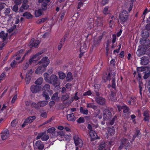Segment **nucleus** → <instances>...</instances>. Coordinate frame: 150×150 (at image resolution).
I'll use <instances>...</instances> for the list:
<instances>
[{"label": "nucleus", "mask_w": 150, "mask_h": 150, "mask_svg": "<svg viewBox=\"0 0 150 150\" xmlns=\"http://www.w3.org/2000/svg\"><path fill=\"white\" fill-rule=\"evenodd\" d=\"M24 17H25L27 18H29L32 17L33 16L29 13L28 12H26L24 13L23 15Z\"/></svg>", "instance_id": "473e14b6"}, {"label": "nucleus", "mask_w": 150, "mask_h": 150, "mask_svg": "<svg viewBox=\"0 0 150 150\" xmlns=\"http://www.w3.org/2000/svg\"><path fill=\"white\" fill-rule=\"evenodd\" d=\"M108 6H106L104 8L103 12L104 14L106 15L108 13L109 11H108Z\"/></svg>", "instance_id": "09e8293b"}, {"label": "nucleus", "mask_w": 150, "mask_h": 150, "mask_svg": "<svg viewBox=\"0 0 150 150\" xmlns=\"http://www.w3.org/2000/svg\"><path fill=\"white\" fill-rule=\"evenodd\" d=\"M55 130V129L54 127H52L49 129L47 131V133H52Z\"/></svg>", "instance_id": "37998d69"}, {"label": "nucleus", "mask_w": 150, "mask_h": 150, "mask_svg": "<svg viewBox=\"0 0 150 150\" xmlns=\"http://www.w3.org/2000/svg\"><path fill=\"white\" fill-rule=\"evenodd\" d=\"M140 44L144 46H147L150 44L149 40H145L143 38L141 39L140 41Z\"/></svg>", "instance_id": "6ab92c4d"}, {"label": "nucleus", "mask_w": 150, "mask_h": 150, "mask_svg": "<svg viewBox=\"0 0 150 150\" xmlns=\"http://www.w3.org/2000/svg\"><path fill=\"white\" fill-rule=\"evenodd\" d=\"M142 35L144 38H147L149 36V33L147 31H145L142 32Z\"/></svg>", "instance_id": "8fccbe9b"}, {"label": "nucleus", "mask_w": 150, "mask_h": 150, "mask_svg": "<svg viewBox=\"0 0 150 150\" xmlns=\"http://www.w3.org/2000/svg\"><path fill=\"white\" fill-rule=\"evenodd\" d=\"M90 134L91 138L92 141L98 139L97 134L95 131L93 130L90 131Z\"/></svg>", "instance_id": "dca6fc26"}, {"label": "nucleus", "mask_w": 150, "mask_h": 150, "mask_svg": "<svg viewBox=\"0 0 150 150\" xmlns=\"http://www.w3.org/2000/svg\"><path fill=\"white\" fill-rule=\"evenodd\" d=\"M145 70V68L143 67H141L137 68V70L139 71H144Z\"/></svg>", "instance_id": "338daca9"}, {"label": "nucleus", "mask_w": 150, "mask_h": 150, "mask_svg": "<svg viewBox=\"0 0 150 150\" xmlns=\"http://www.w3.org/2000/svg\"><path fill=\"white\" fill-rule=\"evenodd\" d=\"M58 75L59 76V78L60 79H63L66 77V75L63 72H59Z\"/></svg>", "instance_id": "79ce46f5"}, {"label": "nucleus", "mask_w": 150, "mask_h": 150, "mask_svg": "<svg viewBox=\"0 0 150 150\" xmlns=\"http://www.w3.org/2000/svg\"><path fill=\"white\" fill-rule=\"evenodd\" d=\"M58 96V93H54L52 97V99L53 100H56Z\"/></svg>", "instance_id": "052dcab7"}, {"label": "nucleus", "mask_w": 150, "mask_h": 150, "mask_svg": "<svg viewBox=\"0 0 150 150\" xmlns=\"http://www.w3.org/2000/svg\"><path fill=\"white\" fill-rule=\"evenodd\" d=\"M67 81H70L72 79V75L71 73L69 72L67 74Z\"/></svg>", "instance_id": "c9c22d12"}, {"label": "nucleus", "mask_w": 150, "mask_h": 150, "mask_svg": "<svg viewBox=\"0 0 150 150\" xmlns=\"http://www.w3.org/2000/svg\"><path fill=\"white\" fill-rule=\"evenodd\" d=\"M39 103L40 107H42L47 105L48 103V102L47 101L45 100L39 101Z\"/></svg>", "instance_id": "7c9ffc66"}, {"label": "nucleus", "mask_w": 150, "mask_h": 150, "mask_svg": "<svg viewBox=\"0 0 150 150\" xmlns=\"http://www.w3.org/2000/svg\"><path fill=\"white\" fill-rule=\"evenodd\" d=\"M40 115L42 117L46 118L47 117V113L46 112H44L42 113Z\"/></svg>", "instance_id": "774afa93"}, {"label": "nucleus", "mask_w": 150, "mask_h": 150, "mask_svg": "<svg viewBox=\"0 0 150 150\" xmlns=\"http://www.w3.org/2000/svg\"><path fill=\"white\" fill-rule=\"evenodd\" d=\"M17 97V91H16V94L12 98L11 102L12 103H15V101L16 100Z\"/></svg>", "instance_id": "864d4df0"}, {"label": "nucleus", "mask_w": 150, "mask_h": 150, "mask_svg": "<svg viewBox=\"0 0 150 150\" xmlns=\"http://www.w3.org/2000/svg\"><path fill=\"white\" fill-rule=\"evenodd\" d=\"M130 143L125 138H123L121 140L120 145L118 148L119 150H121L125 146L127 147Z\"/></svg>", "instance_id": "20e7f679"}, {"label": "nucleus", "mask_w": 150, "mask_h": 150, "mask_svg": "<svg viewBox=\"0 0 150 150\" xmlns=\"http://www.w3.org/2000/svg\"><path fill=\"white\" fill-rule=\"evenodd\" d=\"M87 108H92L95 110L97 109V107L96 106L91 103L88 104H87Z\"/></svg>", "instance_id": "c03bdc74"}, {"label": "nucleus", "mask_w": 150, "mask_h": 150, "mask_svg": "<svg viewBox=\"0 0 150 150\" xmlns=\"http://www.w3.org/2000/svg\"><path fill=\"white\" fill-rule=\"evenodd\" d=\"M40 88L35 85H33L30 87L31 91L33 93H36L39 91Z\"/></svg>", "instance_id": "2eb2a0df"}, {"label": "nucleus", "mask_w": 150, "mask_h": 150, "mask_svg": "<svg viewBox=\"0 0 150 150\" xmlns=\"http://www.w3.org/2000/svg\"><path fill=\"white\" fill-rule=\"evenodd\" d=\"M29 7V5L25 3H23L20 7L19 10V12H22L24 10H27Z\"/></svg>", "instance_id": "f3484780"}, {"label": "nucleus", "mask_w": 150, "mask_h": 150, "mask_svg": "<svg viewBox=\"0 0 150 150\" xmlns=\"http://www.w3.org/2000/svg\"><path fill=\"white\" fill-rule=\"evenodd\" d=\"M95 100L98 104L100 105H104L105 102V99L101 97L96 98Z\"/></svg>", "instance_id": "f8f14e48"}, {"label": "nucleus", "mask_w": 150, "mask_h": 150, "mask_svg": "<svg viewBox=\"0 0 150 150\" xmlns=\"http://www.w3.org/2000/svg\"><path fill=\"white\" fill-rule=\"evenodd\" d=\"M128 14L126 10H123L119 16V20L121 23L123 24L127 21L128 17Z\"/></svg>", "instance_id": "f257e3e1"}, {"label": "nucleus", "mask_w": 150, "mask_h": 150, "mask_svg": "<svg viewBox=\"0 0 150 150\" xmlns=\"http://www.w3.org/2000/svg\"><path fill=\"white\" fill-rule=\"evenodd\" d=\"M144 116L145 117L144 119L145 121H148L149 120V114L146 112H144Z\"/></svg>", "instance_id": "72a5a7b5"}, {"label": "nucleus", "mask_w": 150, "mask_h": 150, "mask_svg": "<svg viewBox=\"0 0 150 150\" xmlns=\"http://www.w3.org/2000/svg\"><path fill=\"white\" fill-rule=\"evenodd\" d=\"M17 124V122L16 120H13L11 124V126L13 127H15L16 126Z\"/></svg>", "instance_id": "bf43d9fd"}, {"label": "nucleus", "mask_w": 150, "mask_h": 150, "mask_svg": "<svg viewBox=\"0 0 150 150\" xmlns=\"http://www.w3.org/2000/svg\"><path fill=\"white\" fill-rule=\"evenodd\" d=\"M57 135L60 136H63L65 134L64 132L62 131H60L57 132Z\"/></svg>", "instance_id": "680f3d73"}, {"label": "nucleus", "mask_w": 150, "mask_h": 150, "mask_svg": "<svg viewBox=\"0 0 150 150\" xmlns=\"http://www.w3.org/2000/svg\"><path fill=\"white\" fill-rule=\"evenodd\" d=\"M150 76V73L149 72L148 73H145V74L143 76V78L144 79H147Z\"/></svg>", "instance_id": "3c124183"}, {"label": "nucleus", "mask_w": 150, "mask_h": 150, "mask_svg": "<svg viewBox=\"0 0 150 150\" xmlns=\"http://www.w3.org/2000/svg\"><path fill=\"white\" fill-rule=\"evenodd\" d=\"M43 93L42 94V96L43 97H45V98L46 100L50 99V97L49 96L47 95V93L46 91H43Z\"/></svg>", "instance_id": "49530a36"}, {"label": "nucleus", "mask_w": 150, "mask_h": 150, "mask_svg": "<svg viewBox=\"0 0 150 150\" xmlns=\"http://www.w3.org/2000/svg\"><path fill=\"white\" fill-rule=\"evenodd\" d=\"M106 144L104 142H102L100 145L98 146V149L97 150H105V149L106 147Z\"/></svg>", "instance_id": "5701e85b"}, {"label": "nucleus", "mask_w": 150, "mask_h": 150, "mask_svg": "<svg viewBox=\"0 0 150 150\" xmlns=\"http://www.w3.org/2000/svg\"><path fill=\"white\" fill-rule=\"evenodd\" d=\"M39 102H38L37 103H32L31 104V107L32 108H34L36 110H39L40 109V106L39 105Z\"/></svg>", "instance_id": "a878e982"}, {"label": "nucleus", "mask_w": 150, "mask_h": 150, "mask_svg": "<svg viewBox=\"0 0 150 150\" xmlns=\"http://www.w3.org/2000/svg\"><path fill=\"white\" fill-rule=\"evenodd\" d=\"M80 112L83 114L87 115L88 114V110L87 109H85L81 107H80Z\"/></svg>", "instance_id": "bb28decb"}, {"label": "nucleus", "mask_w": 150, "mask_h": 150, "mask_svg": "<svg viewBox=\"0 0 150 150\" xmlns=\"http://www.w3.org/2000/svg\"><path fill=\"white\" fill-rule=\"evenodd\" d=\"M95 23L97 26H101L103 25V21L102 18H99L96 19Z\"/></svg>", "instance_id": "4be33fe9"}, {"label": "nucleus", "mask_w": 150, "mask_h": 150, "mask_svg": "<svg viewBox=\"0 0 150 150\" xmlns=\"http://www.w3.org/2000/svg\"><path fill=\"white\" fill-rule=\"evenodd\" d=\"M103 117L105 119H109L111 117V113L108 109H105L103 112Z\"/></svg>", "instance_id": "9d476101"}, {"label": "nucleus", "mask_w": 150, "mask_h": 150, "mask_svg": "<svg viewBox=\"0 0 150 150\" xmlns=\"http://www.w3.org/2000/svg\"><path fill=\"white\" fill-rule=\"evenodd\" d=\"M17 63L15 60H13L10 64L11 67L12 68L15 67Z\"/></svg>", "instance_id": "4d7b16f0"}, {"label": "nucleus", "mask_w": 150, "mask_h": 150, "mask_svg": "<svg viewBox=\"0 0 150 150\" xmlns=\"http://www.w3.org/2000/svg\"><path fill=\"white\" fill-rule=\"evenodd\" d=\"M45 70V68L41 65L39 66L36 69L35 73L37 74H40L44 72Z\"/></svg>", "instance_id": "ddd939ff"}, {"label": "nucleus", "mask_w": 150, "mask_h": 150, "mask_svg": "<svg viewBox=\"0 0 150 150\" xmlns=\"http://www.w3.org/2000/svg\"><path fill=\"white\" fill-rule=\"evenodd\" d=\"M31 80L30 76H26L25 79L26 84H28L30 83Z\"/></svg>", "instance_id": "603ef678"}, {"label": "nucleus", "mask_w": 150, "mask_h": 150, "mask_svg": "<svg viewBox=\"0 0 150 150\" xmlns=\"http://www.w3.org/2000/svg\"><path fill=\"white\" fill-rule=\"evenodd\" d=\"M36 118L35 116H30L27 117L25 120L23 124L22 125V127H24L26 125H28V124H30L31 123L33 120H34Z\"/></svg>", "instance_id": "39448f33"}, {"label": "nucleus", "mask_w": 150, "mask_h": 150, "mask_svg": "<svg viewBox=\"0 0 150 150\" xmlns=\"http://www.w3.org/2000/svg\"><path fill=\"white\" fill-rule=\"evenodd\" d=\"M149 62V60L147 57H144L141 59V63L144 65H146Z\"/></svg>", "instance_id": "412c9836"}, {"label": "nucleus", "mask_w": 150, "mask_h": 150, "mask_svg": "<svg viewBox=\"0 0 150 150\" xmlns=\"http://www.w3.org/2000/svg\"><path fill=\"white\" fill-rule=\"evenodd\" d=\"M67 117L68 120L70 121L74 122L76 120L74 114L73 113L68 114L67 115Z\"/></svg>", "instance_id": "aec40b11"}, {"label": "nucleus", "mask_w": 150, "mask_h": 150, "mask_svg": "<svg viewBox=\"0 0 150 150\" xmlns=\"http://www.w3.org/2000/svg\"><path fill=\"white\" fill-rule=\"evenodd\" d=\"M9 136V132L8 129H6L2 131L1 134V137L3 140L7 139Z\"/></svg>", "instance_id": "6e6552de"}, {"label": "nucleus", "mask_w": 150, "mask_h": 150, "mask_svg": "<svg viewBox=\"0 0 150 150\" xmlns=\"http://www.w3.org/2000/svg\"><path fill=\"white\" fill-rule=\"evenodd\" d=\"M69 98V96L68 94H66L65 95H63L62 97V100L64 101L68 100Z\"/></svg>", "instance_id": "a19ab883"}, {"label": "nucleus", "mask_w": 150, "mask_h": 150, "mask_svg": "<svg viewBox=\"0 0 150 150\" xmlns=\"http://www.w3.org/2000/svg\"><path fill=\"white\" fill-rule=\"evenodd\" d=\"M73 139L76 146H78L80 147L82 146L83 144V142L81 139L76 136H74L73 137Z\"/></svg>", "instance_id": "423d86ee"}, {"label": "nucleus", "mask_w": 150, "mask_h": 150, "mask_svg": "<svg viewBox=\"0 0 150 150\" xmlns=\"http://www.w3.org/2000/svg\"><path fill=\"white\" fill-rule=\"evenodd\" d=\"M115 72L111 73H109L108 75L107 76L106 79L107 80H110V79L112 80V87L114 89L115 88Z\"/></svg>", "instance_id": "f03ea898"}, {"label": "nucleus", "mask_w": 150, "mask_h": 150, "mask_svg": "<svg viewBox=\"0 0 150 150\" xmlns=\"http://www.w3.org/2000/svg\"><path fill=\"white\" fill-rule=\"evenodd\" d=\"M50 88V86L49 84H46L42 88V91H48Z\"/></svg>", "instance_id": "c85d7f7f"}, {"label": "nucleus", "mask_w": 150, "mask_h": 150, "mask_svg": "<svg viewBox=\"0 0 150 150\" xmlns=\"http://www.w3.org/2000/svg\"><path fill=\"white\" fill-rule=\"evenodd\" d=\"M40 42L38 40H35L34 41V39L32 38L30 43V47L31 48L33 47H37Z\"/></svg>", "instance_id": "4468645a"}, {"label": "nucleus", "mask_w": 150, "mask_h": 150, "mask_svg": "<svg viewBox=\"0 0 150 150\" xmlns=\"http://www.w3.org/2000/svg\"><path fill=\"white\" fill-rule=\"evenodd\" d=\"M45 134V133H41L38 134L37 137L36 138L37 139H38L40 138H42L43 135Z\"/></svg>", "instance_id": "13d9d810"}, {"label": "nucleus", "mask_w": 150, "mask_h": 150, "mask_svg": "<svg viewBox=\"0 0 150 150\" xmlns=\"http://www.w3.org/2000/svg\"><path fill=\"white\" fill-rule=\"evenodd\" d=\"M141 134L140 131L139 130H137L136 131V133L133 136L132 139L133 141H134L135 139L137 137H140L141 136Z\"/></svg>", "instance_id": "cd10ccee"}, {"label": "nucleus", "mask_w": 150, "mask_h": 150, "mask_svg": "<svg viewBox=\"0 0 150 150\" xmlns=\"http://www.w3.org/2000/svg\"><path fill=\"white\" fill-rule=\"evenodd\" d=\"M64 43V40H61L58 46V49L59 50H61L62 47Z\"/></svg>", "instance_id": "58836bf2"}, {"label": "nucleus", "mask_w": 150, "mask_h": 150, "mask_svg": "<svg viewBox=\"0 0 150 150\" xmlns=\"http://www.w3.org/2000/svg\"><path fill=\"white\" fill-rule=\"evenodd\" d=\"M137 54L138 56H140L143 54L142 50L140 49H139L137 52Z\"/></svg>", "instance_id": "e2e57ef3"}, {"label": "nucleus", "mask_w": 150, "mask_h": 150, "mask_svg": "<svg viewBox=\"0 0 150 150\" xmlns=\"http://www.w3.org/2000/svg\"><path fill=\"white\" fill-rule=\"evenodd\" d=\"M43 53V52H42L40 51L36 53L35 55H33L32 57H31L29 60V63L31 64L34 61H35V59L37 58V57L40 55H41Z\"/></svg>", "instance_id": "9b49d317"}, {"label": "nucleus", "mask_w": 150, "mask_h": 150, "mask_svg": "<svg viewBox=\"0 0 150 150\" xmlns=\"http://www.w3.org/2000/svg\"><path fill=\"white\" fill-rule=\"evenodd\" d=\"M45 134L43 135L41 139L43 141H46L49 138V136L48 135H47L46 134V133L45 132Z\"/></svg>", "instance_id": "4c0bfd02"}, {"label": "nucleus", "mask_w": 150, "mask_h": 150, "mask_svg": "<svg viewBox=\"0 0 150 150\" xmlns=\"http://www.w3.org/2000/svg\"><path fill=\"white\" fill-rule=\"evenodd\" d=\"M48 83L52 84L54 86L59 85V83L58 82V78L55 75L52 74L50 77Z\"/></svg>", "instance_id": "7ed1b4c3"}, {"label": "nucleus", "mask_w": 150, "mask_h": 150, "mask_svg": "<svg viewBox=\"0 0 150 150\" xmlns=\"http://www.w3.org/2000/svg\"><path fill=\"white\" fill-rule=\"evenodd\" d=\"M42 13V11L41 9L36 10L35 12V16L36 17H38L41 16Z\"/></svg>", "instance_id": "c756f323"}, {"label": "nucleus", "mask_w": 150, "mask_h": 150, "mask_svg": "<svg viewBox=\"0 0 150 150\" xmlns=\"http://www.w3.org/2000/svg\"><path fill=\"white\" fill-rule=\"evenodd\" d=\"M30 64L29 61L26 62V63H24L23 65V69L24 70H26L29 67V64Z\"/></svg>", "instance_id": "ea45409f"}, {"label": "nucleus", "mask_w": 150, "mask_h": 150, "mask_svg": "<svg viewBox=\"0 0 150 150\" xmlns=\"http://www.w3.org/2000/svg\"><path fill=\"white\" fill-rule=\"evenodd\" d=\"M12 10L13 11L15 12H17L18 10V5L16 4H15L14 6L13 7Z\"/></svg>", "instance_id": "6e6d98bb"}, {"label": "nucleus", "mask_w": 150, "mask_h": 150, "mask_svg": "<svg viewBox=\"0 0 150 150\" xmlns=\"http://www.w3.org/2000/svg\"><path fill=\"white\" fill-rule=\"evenodd\" d=\"M76 121L78 123H81L84 122L85 120L83 117H80Z\"/></svg>", "instance_id": "de8ad7c7"}, {"label": "nucleus", "mask_w": 150, "mask_h": 150, "mask_svg": "<svg viewBox=\"0 0 150 150\" xmlns=\"http://www.w3.org/2000/svg\"><path fill=\"white\" fill-rule=\"evenodd\" d=\"M102 39V37L101 36H99L98 38V39L96 42H94L95 45H98Z\"/></svg>", "instance_id": "0e129e2a"}, {"label": "nucleus", "mask_w": 150, "mask_h": 150, "mask_svg": "<svg viewBox=\"0 0 150 150\" xmlns=\"http://www.w3.org/2000/svg\"><path fill=\"white\" fill-rule=\"evenodd\" d=\"M123 108V112L124 113L123 114V115L124 117H127L129 114L130 113L129 108L126 105H125Z\"/></svg>", "instance_id": "a211bd4d"}, {"label": "nucleus", "mask_w": 150, "mask_h": 150, "mask_svg": "<svg viewBox=\"0 0 150 150\" xmlns=\"http://www.w3.org/2000/svg\"><path fill=\"white\" fill-rule=\"evenodd\" d=\"M16 28V25H14L11 28L9 29L8 30V31L9 33H11L12 32L14 29H15Z\"/></svg>", "instance_id": "69168bd1"}, {"label": "nucleus", "mask_w": 150, "mask_h": 150, "mask_svg": "<svg viewBox=\"0 0 150 150\" xmlns=\"http://www.w3.org/2000/svg\"><path fill=\"white\" fill-rule=\"evenodd\" d=\"M8 33H5L4 31H1L0 33V38L5 40L7 39Z\"/></svg>", "instance_id": "b1692460"}, {"label": "nucleus", "mask_w": 150, "mask_h": 150, "mask_svg": "<svg viewBox=\"0 0 150 150\" xmlns=\"http://www.w3.org/2000/svg\"><path fill=\"white\" fill-rule=\"evenodd\" d=\"M44 76L45 81L48 83L49 81V74L47 73H45L44 74Z\"/></svg>", "instance_id": "e433bc0d"}, {"label": "nucleus", "mask_w": 150, "mask_h": 150, "mask_svg": "<svg viewBox=\"0 0 150 150\" xmlns=\"http://www.w3.org/2000/svg\"><path fill=\"white\" fill-rule=\"evenodd\" d=\"M86 46L84 43H83L81 44V46L80 47V52L82 53H83L86 51Z\"/></svg>", "instance_id": "393cba45"}, {"label": "nucleus", "mask_w": 150, "mask_h": 150, "mask_svg": "<svg viewBox=\"0 0 150 150\" xmlns=\"http://www.w3.org/2000/svg\"><path fill=\"white\" fill-rule=\"evenodd\" d=\"M48 2H45V0L44 1V2L43 3V4L42 5V8L43 10H45L47 8V4Z\"/></svg>", "instance_id": "a18cd8bd"}, {"label": "nucleus", "mask_w": 150, "mask_h": 150, "mask_svg": "<svg viewBox=\"0 0 150 150\" xmlns=\"http://www.w3.org/2000/svg\"><path fill=\"white\" fill-rule=\"evenodd\" d=\"M50 63V60L46 57L42 58L40 62V63L42 66L46 68Z\"/></svg>", "instance_id": "0eeeda50"}, {"label": "nucleus", "mask_w": 150, "mask_h": 150, "mask_svg": "<svg viewBox=\"0 0 150 150\" xmlns=\"http://www.w3.org/2000/svg\"><path fill=\"white\" fill-rule=\"evenodd\" d=\"M34 147L35 149H38L40 150H42L43 149L44 146L40 141L38 140L36 141L34 146Z\"/></svg>", "instance_id": "1a4fd4ad"}, {"label": "nucleus", "mask_w": 150, "mask_h": 150, "mask_svg": "<svg viewBox=\"0 0 150 150\" xmlns=\"http://www.w3.org/2000/svg\"><path fill=\"white\" fill-rule=\"evenodd\" d=\"M47 18H42L41 19L39 20L37 22L38 24H40L43 23L46 21Z\"/></svg>", "instance_id": "f704fd0d"}, {"label": "nucleus", "mask_w": 150, "mask_h": 150, "mask_svg": "<svg viewBox=\"0 0 150 150\" xmlns=\"http://www.w3.org/2000/svg\"><path fill=\"white\" fill-rule=\"evenodd\" d=\"M11 9L9 8H6L4 11V14L6 16L8 15L10 12Z\"/></svg>", "instance_id": "5fc2aeb1"}, {"label": "nucleus", "mask_w": 150, "mask_h": 150, "mask_svg": "<svg viewBox=\"0 0 150 150\" xmlns=\"http://www.w3.org/2000/svg\"><path fill=\"white\" fill-rule=\"evenodd\" d=\"M43 81V79L42 77H40L35 81V83L38 85L41 84Z\"/></svg>", "instance_id": "2f4dec72"}]
</instances>
